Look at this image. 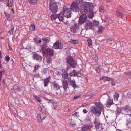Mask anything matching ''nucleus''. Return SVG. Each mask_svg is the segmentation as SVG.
<instances>
[{"mask_svg":"<svg viewBox=\"0 0 131 131\" xmlns=\"http://www.w3.org/2000/svg\"><path fill=\"white\" fill-rule=\"evenodd\" d=\"M94 124L95 125V127L97 129H102V124L97 122L96 120L94 122Z\"/></svg>","mask_w":131,"mask_h":131,"instance_id":"18","label":"nucleus"},{"mask_svg":"<svg viewBox=\"0 0 131 131\" xmlns=\"http://www.w3.org/2000/svg\"><path fill=\"white\" fill-rule=\"evenodd\" d=\"M44 54H46L49 55L50 57L54 55V51L51 48H47L46 52L44 53Z\"/></svg>","mask_w":131,"mask_h":131,"instance_id":"12","label":"nucleus"},{"mask_svg":"<svg viewBox=\"0 0 131 131\" xmlns=\"http://www.w3.org/2000/svg\"><path fill=\"white\" fill-rule=\"evenodd\" d=\"M105 19H107L108 18L107 16V15H105L104 16Z\"/></svg>","mask_w":131,"mask_h":131,"instance_id":"59","label":"nucleus"},{"mask_svg":"<svg viewBox=\"0 0 131 131\" xmlns=\"http://www.w3.org/2000/svg\"><path fill=\"white\" fill-rule=\"evenodd\" d=\"M50 79V77L49 76L44 79V86L46 87L48 86V84L49 83Z\"/></svg>","mask_w":131,"mask_h":131,"instance_id":"21","label":"nucleus"},{"mask_svg":"<svg viewBox=\"0 0 131 131\" xmlns=\"http://www.w3.org/2000/svg\"><path fill=\"white\" fill-rule=\"evenodd\" d=\"M77 27L76 26H74L73 27H71L70 28V30L71 32H73L74 33H75V31Z\"/></svg>","mask_w":131,"mask_h":131,"instance_id":"39","label":"nucleus"},{"mask_svg":"<svg viewBox=\"0 0 131 131\" xmlns=\"http://www.w3.org/2000/svg\"><path fill=\"white\" fill-rule=\"evenodd\" d=\"M33 58L34 60L38 62H40L42 60V57L41 56L39 55L37 53H34L33 54Z\"/></svg>","mask_w":131,"mask_h":131,"instance_id":"13","label":"nucleus"},{"mask_svg":"<svg viewBox=\"0 0 131 131\" xmlns=\"http://www.w3.org/2000/svg\"><path fill=\"white\" fill-rule=\"evenodd\" d=\"M34 97L38 102L40 103L42 102V99L37 95H35L34 96Z\"/></svg>","mask_w":131,"mask_h":131,"instance_id":"30","label":"nucleus"},{"mask_svg":"<svg viewBox=\"0 0 131 131\" xmlns=\"http://www.w3.org/2000/svg\"><path fill=\"white\" fill-rule=\"evenodd\" d=\"M88 10L84 6L81 10V13L82 15H86Z\"/></svg>","mask_w":131,"mask_h":131,"instance_id":"26","label":"nucleus"},{"mask_svg":"<svg viewBox=\"0 0 131 131\" xmlns=\"http://www.w3.org/2000/svg\"><path fill=\"white\" fill-rule=\"evenodd\" d=\"M126 125L129 128L131 127V116L129 114H127L126 116Z\"/></svg>","mask_w":131,"mask_h":131,"instance_id":"11","label":"nucleus"},{"mask_svg":"<svg viewBox=\"0 0 131 131\" xmlns=\"http://www.w3.org/2000/svg\"><path fill=\"white\" fill-rule=\"evenodd\" d=\"M93 23H94V25H95V26H98L99 24V22L98 21H96L95 20H94L93 21Z\"/></svg>","mask_w":131,"mask_h":131,"instance_id":"50","label":"nucleus"},{"mask_svg":"<svg viewBox=\"0 0 131 131\" xmlns=\"http://www.w3.org/2000/svg\"><path fill=\"white\" fill-rule=\"evenodd\" d=\"M71 68V67H69L68 66L67 67V71L68 72L69 70V69H70V68Z\"/></svg>","mask_w":131,"mask_h":131,"instance_id":"57","label":"nucleus"},{"mask_svg":"<svg viewBox=\"0 0 131 131\" xmlns=\"http://www.w3.org/2000/svg\"><path fill=\"white\" fill-rule=\"evenodd\" d=\"M131 112V107L128 105L125 106L124 107L121 109V113L124 114H128L127 113H130Z\"/></svg>","mask_w":131,"mask_h":131,"instance_id":"5","label":"nucleus"},{"mask_svg":"<svg viewBox=\"0 0 131 131\" xmlns=\"http://www.w3.org/2000/svg\"><path fill=\"white\" fill-rule=\"evenodd\" d=\"M105 29V27L102 26H99L98 27V30H97V32L99 34H101L103 32Z\"/></svg>","mask_w":131,"mask_h":131,"instance_id":"24","label":"nucleus"},{"mask_svg":"<svg viewBox=\"0 0 131 131\" xmlns=\"http://www.w3.org/2000/svg\"><path fill=\"white\" fill-rule=\"evenodd\" d=\"M127 76L129 77H131V72H128L127 73Z\"/></svg>","mask_w":131,"mask_h":131,"instance_id":"53","label":"nucleus"},{"mask_svg":"<svg viewBox=\"0 0 131 131\" xmlns=\"http://www.w3.org/2000/svg\"><path fill=\"white\" fill-rule=\"evenodd\" d=\"M112 79V78H110L105 76L103 77V81H108L110 80H111Z\"/></svg>","mask_w":131,"mask_h":131,"instance_id":"40","label":"nucleus"},{"mask_svg":"<svg viewBox=\"0 0 131 131\" xmlns=\"http://www.w3.org/2000/svg\"><path fill=\"white\" fill-rule=\"evenodd\" d=\"M64 15L63 12H61L60 14H58V18L60 21H62L64 19Z\"/></svg>","mask_w":131,"mask_h":131,"instance_id":"19","label":"nucleus"},{"mask_svg":"<svg viewBox=\"0 0 131 131\" xmlns=\"http://www.w3.org/2000/svg\"><path fill=\"white\" fill-rule=\"evenodd\" d=\"M81 1L82 0H76V2L78 4L80 3Z\"/></svg>","mask_w":131,"mask_h":131,"instance_id":"56","label":"nucleus"},{"mask_svg":"<svg viewBox=\"0 0 131 131\" xmlns=\"http://www.w3.org/2000/svg\"><path fill=\"white\" fill-rule=\"evenodd\" d=\"M14 29V27H13V28L11 29L10 30H9V32L10 35L13 33V30Z\"/></svg>","mask_w":131,"mask_h":131,"instance_id":"52","label":"nucleus"},{"mask_svg":"<svg viewBox=\"0 0 131 131\" xmlns=\"http://www.w3.org/2000/svg\"><path fill=\"white\" fill-rule=\"evenodd\" d=\"M42 40L45 42L49 41V39L48 38L45 36H44L42 38Z\"/></svg>","mask_w":131,"mask_h":131,"instance_id":"42","label":"nucleus"},{"mask_svg":"<svg viewBox=\"0 0 131 131\" xmlns=\"http://www.w3.org/2000/svg\"><path fill=\"white\" fill-rule=\"evenodd\" d=\"M4 13L6 17L7 18V20L8 21H9L10 19V16L9 15L7 14L5 12H4Z\"/></svg>","mask_w":131,"mask_h":131,"instance_id":"41","label":"nucleus"},{"mask_svg":"<svg viewBox=\"0 0 131 131\" xmlns=\"http://www.w3.org/2000/svg\"><path fill=\"white\" fill-rule=\"evenodd\" d=\"M114 100L116 101H117L119 96L118 94L117 93H115L114 95Z\"/></svg>","mask_w":131,"mask_h":131,"instance_id":"37","label":"nucleus"},{"mask_svg":"<svg viewBox=\"0 0 131 131\" xmlns=\"http://www.w3.org/2000/svg\"><path fill=\"white\" fill-rule=\"evenodd\" d=\"M41 40H39L38 41V43L39 44H40L41 43Z\"/></svg>","mask_w":131,"mask_h":131,"instance_id":"60","label":"nucleus"},{"mask_svg":"<svg viewBox=\"0 0 131 131\" xmlns=\"http://www.w3.org/2000/svg\"><path fill=\"white\" fill-rule=\"evenodd\" d=\"M68 82H69V81H68L67 79V80H63L62 81V86L65 91H67V89L68 87Z\"/></svg>","mask_w":131,"mask_h":131,"instance_id":"15","label":"nucleus"},{"mask_svg":"<svg viewBox=\"0 0 131 131\" xmlns=\"http://www.w3.org/2000/svg\"><path fill=\"white\" fill-rule=\"evenodd\" d=\"M81 32V30L77 27L75 31V33H77V34H79Z\"/></svg>","mask_w":131,"mask_h":131,"instance_id":"47","label":"nucleus"},{"mask_svg":"<svg viewBox=\"0 0 131 131\" xmlns=\"http://www.w3.org/2000/svg\"><path fill=\"white\" fill-rule=\"evenodd\" d=\"M53 47L56 49H61L62 48L63 45L59 40H57L53 44Z\"/></svg>","mask_w":131,"mask_h":131,"instance_id":"9","label":"nucleus"},{"mask_svg":"<svg viewBox=\"0 0 131 131\" xmlns=\"http://www.w3.org/2000/svg\"><path fill=\"white\" fill-rule=\"evenodd\" d=\"M67 62L68 64L73 67H75L77 65V61L72 57H68L66 58Z\"/></svg>","mask_w":131,"mask_h":131,"instance_id":"3","label":"nucleus"},{"mask_svg":"<svg viewBox=\"0 0 131 131\" xmlns=\"http://www.w3.org/2000/svg\"><path fill=\"white\" fill-rule=\"evenodd\" d=\"M52 61V59L51 57H47L46 58V61L47 63L51 64Z\"/></svg>","mask_w":131,"mask_h":131,"instance_id":"34","label":"nucleus"},{"mask_svg":"<svg viewBox=\"0 0 131 131\" xmlns=\"http://www.w3.org/2000/svg\"><path fill=\"white\" fill-rule=\"evenodd\" d=\"M58 14H55L53 13L52 14L51 16V18L52 19H55L58 18Z\"/></svg>","mask_w":131,"mask_h":131,"instance_id":"33","label":"nucleus"},{"mask_svg":"<svg viewBox=\"0 0 131 131\" xmlns=\"http://www.w3.org/2000/svg\"><path fill=\"white\" fill-rule=\"evenodd\" d=\"M70 8L72 11L75 12H77L79 9V6L77 4L73 2L70 5Z\"/></svg>","mask_w":131,"mask_h":131,"instance_id":"7","label":"nucleus"},{"mask_svg":"<svg viewBox=\"0 0 131 131\" xmlns=\"http://www.w3.org/2000/svg\"><path fill=\"white\" fill-rule=\"evenodd\" d=\"M39 68V65H35L34 67V69L33 70V72H35Z\"/></svg>","mask_w":131,"mask_h":131,"instance_id":"46","label":"nucleus"},{"mask_svg":"<svg viewBox=\"0 0 131 131\" xmlns=\"http://www.w3.org/2000/svg\"><path fill=\"white\" fill-rule=\"evenodd\" d=\"M62 75L64 79H66L68 78V74L67 72L65 71H64L62 72Z\"/></svg>","mask_w":131,"mask_h":131,"instance_id":"28","label":"nucleus"},{"mask_svg":"<svg viewBox=\"0 0 131 131\" xmlns=\"http://www.w3.org/2000/svg\"><path fill=\"white\" fill-rule=\"evenodd\" d=\"M87 41L88 43V45L89 46H90L92 45V41L91 39H88Z\"/></svg>","mask_w":131,"mask_h":131,"instance_id":"43","label":"nucleus"},{"mask_svg":"<svg viewBox=\"0 0 131 131\" xmlns=\"http://www.w3.org/2000/svg\"><path fill=\"white\" fill-rule=\"evenodd\" d=\"M52 101H53L52 100H50L49 101V102H48V103H52V104H53V103L52 102Z\"/></svg>","mask_w":131,"mask_h":131,"instance_id":"61","label":"nucleus"},{"mask_svg":"<svg viewBox=\"0 0 131 131\" xmlns=\"http://www.w3.org/2000/svg\"><path fill=\"white\" fill-rule=\"evenodd\" d=\"M29 29L31 31H34L35 30V25L34 24H31L29 26Z\"/></svg>","mask_w":131,"mask_h":131,"instance_id":"36","label":"nucleus"},{"mask_svg":"<svg viewBox=\"0 0 131 131\" xmlns=\"http://www.w3.org/2000/svg\"><path fill=\"white\" fill-rule=\"evenodd\" d=\"M52 84L53 88L54 89L58 90L60 89L61 88V86L59 85V84L55 81L52 83Z\"/></svg>","mask_w":131,"mask_h":131,"instance_id":"17","label":"nucleus"},{"mask_svg":"<svg viewBox=\"0 0 131 131\" xmlns=\"http://www.w3.org/2000/svg\"><path fill=\"white\" fill-rule=\"evenodd\" d=\"M4 72V70H1L0 72V81H1V78L2 77V73Z\"/></svg>","mask_w":131,"mask_h":131,"instance_id":"51","label":"nucleus"},{"mask_svg":"<svg viewBox=\"0 0 131 131\" xmlns=\"http://www.w3.org/2000/svg\"><path fill=\"white\" fill-rule=\"evenodd\" d=\"M63 13L66 17L69 18L71 17V15L72 12L70 8L64 6L63 8Z\"/></svg>","mask_w":131,"mask_h":131,"instance_id":"4","label":"nucleus"},{"mask_svg":"<svg viewBox=\"0 0 131 131\" xmlns=\"http://www.w3.org/2000/svg\"><path fill=\"white\" fill-rule=\"evenodd\" d=\"M116 13L117 15L120 18H122L124 16L123 14L119 10L116 11Z\"/></svg>","mask_w":131,"mask_h":131,"instance_id":"31","label":"nucleus"},{"mask_svg":"<svg viewBox=\"0 0 131 131\" xmlns=\"http://www.w3.org/2000/svg\"><path fill=\"white\" fill-rule=\"evenodd\" d=\"M77 112H76L72 114V115H74L77 116Z\"/></svg>","mask_w":131,"mask_h":131,"instance_id":"58","label":"nucleus"},{"mask_svg":"<svg viewBox=\"0 0 131 131\" xmlns=\"http://www.w3.org/2000/svg\"><path fill=\"white\" fill-rule=\"evenodd\" d=\"M29 3L31 5H34L37 3V0H28Z\"/></svg>","mask_w":131,"mask_h":131,"instance_id":"29","label":"nucleus"},{"mask_svg":"<svg viewBox=\"0 0 131 131\" xmlns=\"http://www.w3.org/2000/svg\"><path fill=\"white\" fill-rule=\"evenodd\" d=\"M13 89L17 91H20L21 90L20 88L18 85H14L13 86Z\"/></svg>","mask_w":131,"mask_h":131,"instance_id":"35","label":"nucleus"},{"mask_svg":"<svg viewBox=\"0 0 131 131\" xmlns=\"http://www.w3.org/2000/svg\"><path fill=\"white\" fill-rule=\"evenodd\" d=\"M111 84L112 86H114L115 85L114 82L113 81H112L111 82Z\"/></svg>","mask_w":131,"mask_h":131,"instance_id":"55","label":"nucleus"},{"mask_svg":"<svg viewBox=\"0 0 131 131\" xmlns=\"http://www.w3.org/2000/svg\"><path fill=\"white\" fill-rule=\"evenodd\" d=\"M70 42L73 44H76L78 43V41L76 40H71L70 41Z\"/></svg>","mask_w":131,"mask_h":131,"instance_id":"44","label":"nucleus"},{"mask_svg":"<svg viewBox=\"0 0 131 131\" xmlns=\"http://www.w3.org/2000/svg\"><path fill=\"white\" fill-rule=\"evenodd\" d=\"M10 59V58L8 55H6L4 58L5 60L7 62H8Z\"/></svg>","mask_w":131,"mask_h":131,"instance_id":"48","label":"nucleus"},{"mask_svg":"<svg viewBox=\"0 0 131 131\" xmlns=\"http://www.w3.org/2000/svg\"><path fill=\"white\" fill-rule=\"evenodd\" d=\"M79 96H75L74 97V99H77L78 98H79Z\"/></svg>","mask_w":131,"mask_h":131,"instance_id":"62","label":"nucleus"},{"mask_svg":"<svg viewBox=\"0 0 131 131\" xmlns=\"http://www.w3.org/2000/svg\"><path fill=\"white\" fill-rule=\"evenodd\" d=\"M113 102L110 99H108L105 104L106 106L108 107H110L113 104Z\"/></svg>","mask_w":131,"mask_h":131,"instance_id":"23","label":"nucleus"},{"mask_svg":"<svg viewBox=\"0 0 131 131\" xmlns=\"http://www.w3.org/2000/svg\"><path fill=\"white\" fill-rule=\"evenodd\" d=\"M2 82L4 84H5V81L4 80H3Z\"/></svg>","mask_w":131,"mask_h":131,"instance_id":"64","label":"nucleus"},{"mask_svg":"<svg viewBox=\"0 0 131 131\" xmlns=\"http://www.w3.org/2000/svg\"><path fill=\"white\" fill-rule=\"evenodd\" d=\"M73 73L74 74H72V72L70 73V75H74V76H77L78 75V74L79 73L78 72H76L75 70H73Z\"/></svg>","mask_w":131,"mask_h":131,"instance_id":"38","label":"nucleus"},{"mask_svg":"<svg viewBox=\"0 0 131 131\" xmlns=\"http://www.w3.org/2000/svg\"><path fill=\"white\" fill-rule=\"evenodd\" d=\"M95 105L91 106L90 108L91 112L96 116H99L101 114V110L103 108L102 105L100 102H95Z\"/></svg>","mask_w":131,"mask_h":131,"instance_id":"1","label":"nucleus"},{"mask_svg":"<svg viewBox=\"0 0 131 131\" xmlns=\"http://www.w3.org/2000/svg\"><path fill=\"white\" fill-rule=\"evenodd\" d=\"M39 110L42 112L45 113L46 111V109L44 105L42 103L40 104L39 107L38 108Z\"/></svg>","mask_w":131,"mask_h":131,"instance_id":"16","label":"nucleus"},{"mask_svg":"<svg viewBox=\"0 0 131 131\" xmlns=\"http://www.w3.org/2000/svg\"><path fill=\"white\" fill-rule=\"evenodd\" d=\"M48 71V69L47 68H44L42 71V72L43 74H46L47 73Z\"/></svg>","mask_w":131,"mask_h":131,"instance_id":"49","label":"nucleus"},{"mask_svg":"<svg viewBox=\"0 0 131 131\" xmlns=\"http://www.w3.org/2000/svg\"><path fill=\"white\" fill-rule=\"evenodd\" d=\"M93 5V4L92 3L88 2L85 5V7L88 9V10H90L91 9H92V6Z\"/></svg>","mask_w":131,"mask_h":131,"instance_id":"22","label":"nucleus"},{"mask_svg":"<svg viewBox=\"0 0 131 131\" xmlns=\"http://www.w3.org/2000/svg\"><path fill=\"white\" fill-rule=\"evenodd\" d=\"M49 10L53 13L57 12L58 9V6L55 2H50L49 3Z\"/></svg>","mask_w":131,"mask_h":131,"instance_id":"2","label":"nucleus"},{"mask_svg":"<svg viewBox=\"0 0 131 131\" xmlns=\"http://www.w3.org/2000/svg\"><path fill=\"white\" fill-rule=\"evenodd\" d=\"M99 11L100 12V14L102 16L103 15V14L104 13V10L103 7L102 6H101L99 8Z\"/></svg>","mask_w":131,"mask_h":131,"instance_id":"27","label":"nucleus"},{"mask_svg":"<svg viewBox=\"0 0 131 131\" xmlns=\"http://www.w3.org/2000/svg\"><path fill=\"white\" fill-rule=\"evenodd\" d=\"M113 40V39H112V38H110L108 40L107 39V40H110L111 41H112Z\"/></svg>","mask_w":131,"mask_h":131,"instance_id":"63","label":"nucleus"},{"mask_svg":"<svg viewBox=\"0 0 131 131\" xmlns=\"http://www.w3.org/2000/svg\"><path fill=\"white\" fill-rule=\"evenodd\" d=\"M68 81H70V84L73 88L75 89L77 88V86L76 84L75 80H70L71 78L70 77H68Z\"/></svg>","mask_w":131,"mask_h":131,"instance_id":"14","label":"nucleus"},{"mask_svg":"<svg viewBox=\"0 0 131 131\" xmlns=\"http://www.w3.org/2000/svg\"><path fill=\"white\" fill-rule=\"evenodd\" d=\"M47 48H46V46L45 45H42L41 48V50L42 51V53L43 55H44V53L46 52L47 50Z\"/></svg>","mask_w":131,"mask_h":131,"instance_id":"32","label":"nucleus"},{"mask_svg":"<svg viewBox=\"0 0 131 131\" xmlns=\"http://www.w3.org/2000/svg\"><path fill=\"white\" fill-rule=\"evenodd\" d=\"M85 28L86 29H89L94 28V23L90 21L87 20L84 24Z\"/></svg>","mask_w":131,"mask_h":131,"instance_id":"6","label":"nucleus"},{"mask_svg":"<svg viewBox=\"0 0 131 131\" xmlns=\"http://www.w3.org/2000/svg\"><path fill=\"white\" fill-rule=\"evenodd\" d=\"M89 13L88 14V17L90 18H92L94 16V13L92 9L88 10Z\"/></svg>","mask_w":131,"mask_h":131,"instance_id":"25","label":"nucleus"},{"mask_svg":"<svg viewBox=\"0 0 131 131\" xmlns=\"http://www.w3.org/2000/svg\"><path fill=\"white\" fill-rule=\"evenodd\" d=\"M46 116V114L45 113L42 112L40 114H38L37 116V120L39 122L43 121Z\"/></svg>","mask_w":131,"mask_h":131,"instance_id":"8","label":"nucleus"},{"mask_svg":"<svg viewBox=\"0 0 131 131\" xmlns=\"http://www.w3.org/2000/svg\"><path fill=\"white\" fill-rule=\"evenodd\" d=\"M87 17V16L86 15H82L79 17V23L81 25L84 23L85 24Z\"/></svg>","mask_w":131,"mask_h":131,"instance_id":"10","label":"nucleus"},{"mask_svg":"<svg viewBox=\"0 0 131 131\" xmlns=\"http://www.w3.org/2000/svg\"><path fill=\"white\" fill-rule=\"evenodd\" d=\"M91 128V126L88 125L81 127V130L82 131H87L90 130Z\"/></svg>","mask_w":131,"mask_h":131,"instance_id":"20","label":"nucleus"},{"mask_svg":"<svg viewBox=\"0 0 131 131\" xmlns=\"http://www.w3.org/2000/svg\"><path fill=\"white\" fill-rule=\"evenodd\" d=\"M83 112L85 114L88 112V111L86 109H84L83 111Z\"/></svg>","mask_w":131,"mask_h":131,"instance_id":"54","label":"nucleus"},{"mask_svg":"<svg viewBox=\"0 0 131 131\" xmlns=\"http://www.w3.org/2000/svg\"><path fill=\"white\" fill-rule=\"evenodd\" d=\"M101 70V67L100 66H99L98 67L96 68L95 70L97 72L99 73Z\"/></svg>","mask_w":131,"mask_h":131,"instance_id":"45","label":"nucleus"}]
</instances>
